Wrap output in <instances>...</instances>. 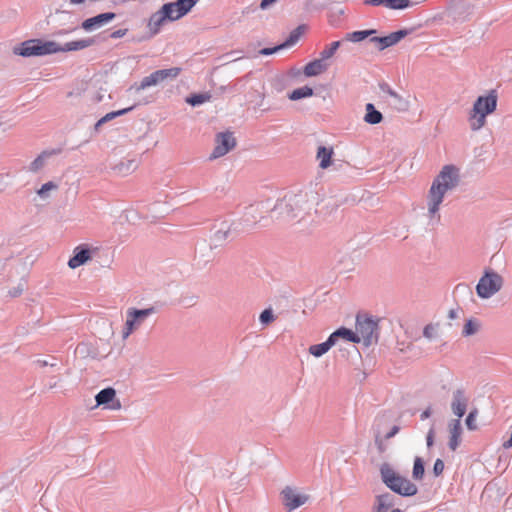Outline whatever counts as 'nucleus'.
<instances>
[{"instance_id": "f257e3e1", "label": "nucleus", "mask_w": 512, "mask_h": 512, "mask_svg": "<svg viewBox=\"0 0 512 512\" xmlns=\"http://www.w3.org/2000/svg\"><path fill=\"white\" fill-rule=\"evenodd\" d=\"M321 195L312 187L290 190L275 205L277 213L288 221L302 222L317 212Z\"/></svg>"}, {"instance_id": "f03ea898", "label": "nucleus", "mask_w": 512, "mask_h": 512, "mask_svg": "<svg viewBox=\"0 0 512 512\" xmlns=\"http://www.w3.org/2000/svg\"><path fill=\"white\" fill-rule=\"evenodd\" d=\"M459 183V169L454 165H445L434 178L427 195V216L433 223L440 222V205L448 191Z\"/></svg>"}, {"instance_id": "7ed1b4c3", "label": "nucleus", "mask_w": 512, "mask_h": 512, "mask_svg": "<svg viewBox=\"0 0 512 512\" xmlns=\"http://www.w3.org/2000/svg\"><path fill=\"white\" fill-rule=\"evenodd\" d=\"M91 40L71 41L60 45L55 41H43L41 39H30L20 43L13 48V53L22 57L44 56L59 52L76 51L90 46Z\"/></svg>"}, {"instance_id": "20e7f679", "label": "nucleus", "mask_w": 512, "mask_h": 512, "mask_svg": "<svg viewBox=\"0 0 512 512\" xmlns=\"http://www.w3.org/2000/svg\"><path fill=\"white\" fill-rule=\"evenodd\" d=\"M498 94L496 90H490L480 95L474 101L468 112V123L472 131H479L487 124V117L497 109Z\"/></svg>"}, {"instance_id": "39448f33", "label": "nucleus", "mask_w": 512, "mask_h": 512, "mask_svg": "<svg viewBox=\"0 0 512 512\" xmlns=\"http://www.w3.org/2000/svg\"><path fill=\"white\" fill-rule=\"evenodd\" d=\"M383 482L394 492L403 496H412L417 493V487L409 479L401 476L389 465L380 469Z\"/></svg>"}, {"instance_id": "423d86ee", "label": "nucleus", "mask_w": 512, "mask_h": 512, "mask_svg": "<svg viewBox=\"0 0 512 512\" xmlns=\"http://www.w3.org/2000/svg\"><path fill=\"white\" fill-rule=\"evenodd\" d=\"M503 283L504 280L500 274L488 269L476 285L477 295L482 299H488L501 290Z\"/></svg>"}, {"instance_id": "0eeeda50", "label": "nucleus", "mask_w": 512, "mask_h": 512, "mask_svg": "<svg viewBox=\"0 0 512 512\" xmlns=\"http://www.w3.org/2000/svg\"><path fill=\"white\" fill-rule=\"evenodd\" d=\"M156 312L154 307L146 309L129 308L126 312V321L122 329V338L126 340L134 331L140 328L144 321Z\"/></svg>"}, {"instance_id": "6e6552de", "label": "nucleus", "mask_w": 512, "mask_h": 512, "mask_svg": "<svg viewBox=\"0 0 512 512\" xmlns=\"http://www.w3.org/2000/svg\"><path fill=\"white\" fill-rule=\"evenodd\" d=\"M355 332L358 335V343L363 341L368 345L377 339V323L367 317H357Z\"/></svg>"}, {"instance_id": "1a4fd4ad", "label": "nucleus", "mask_w": 512, "mask_h": 512, "mask_svg": "<svg viewBox=\"0 0 512 512\" xmlns=\"http://www.w3.org/2000/svg\"><path fill=\"white\" fill-rule=\"evenodd\" d=\"M236 146V139L231 132H221L215 137V147L210 159H217L229 153Z\"/></svg>"}, {"instance_id": "9d476101", "label": "nucleus", "mask_w": 512, "mask_h": 512, "mask_svg": "<svg viewBox=\"0 0 512 512\" xmlns=\"http://www.w3.org/2000/svg\"><path fill=\"white\" fill-rule=\"evenodd\" d=\"M181 72V68L173 67L169 69L157 70L147 77H144L137 87V90H144L150 86L157 85L158 83L168 79L176 78Z\"/></svg>"}, {"instance_id": "9b49d317", "label": "nucleus", "mask_w": 512, "mask_h": 512, "mask_svg": "<svg viewBox=\"0 0 512 512\" xmlns=\"http://www.w3.org/2000/svg\"><path fill=\"white\" fill-rule=\"evenodd\" d=\"M281 495L283 504L288 511L297 509L298 507L304 505L308 500L307 495L300 494L291 487H286L283 489Z\"/></svg>"}, {"instance_id": "f8f14e48", "label": "nucleus", "mask_w": 512, "mask_h": 512, "mask_svg": "<svg viewBox=\"0 0 512 512\" xmlns=\"http://www.w3.org/2000/svg\"><path fill=\"white\" fill-rule=\"evenodd\" d=\"M397 500L394 495L386 493L376 497L374 503V512H401L397 506Z\"/></svg>"}, {"instance_id": "ddd939ff", "label": "nucleus", "mask_w": 512, "mask_h": 512, "mask_svg": "<svg viewBox=\"0 0 512 512\" xmlns=\"http://www.w3.org/2000/svg\"><path fill=\"white\" fill-rule=\"evenodd\" d=\"M92 259V250L86 245H79L74 248L73 256L68 261L71 269H76Z\"/></svg>"}, {"instance_id": "4468645a", "label": "nucleus", "mask_w": 512, "mask_h": 512, "mask_svg": "<svg viewBox=\"0 0 512 512\" xmlns=\"http://www.w3.org/2000/svg\"><path fill=\"white\" fill-rule=\"evenodd\" d=\"M95 400H96L97 406L110 404L109 408L112 410L121 409V403L118 399H116V391L112 387H108V388L101 390L95 396Z\"/></svg>"}, {"instance_id": "2eb2a0df", "label": "nucleus", "mask_w": 512, "mask_h": 512, "mask_svg": "<svg viewBox=\"0 0 512 512\" xmlns=\"http://www.w3.org/2000/svg\"><path fill=\"white\" fill-rule=\"evenodd\" d=\"M462 425L459 419H453L448 423V447L451 451H456L462 441Z\"/></svg>"}, {"instance_id": "dca6fc26", "label": "nucleus", "mask_w": 512, "mask_h": 512, "mask_svg": "<svg viewBox=\"0 0 512 512\" xmlns=\"http://www.w3.org/2000/svg\"><path fill=\"white\" fill-rule=\"evenodd\" d=\"M468 399L465 396V393L463 390L458 389L453 393V399L451 402V409L454 415L457 416V419L460 420V418L465 414L467 409Z\"/></svg>"}, {"instance_id": "f3484780", "label": "nucleus", "mask_w": 512, "mask_h": 512, "mask_svg": "<svg viewBox=\"0 0 512 512\" xmlns=\"http://www.w3.org/2000/svg\"><path fill=\"white\" fill-rule=\"evenodd\" d=\"M115 13L107 12L99 14L95 17L88 18L82 23V28L86 31H91L99 28L115 18Z\"/></svg>"}, {"instance_id": "a211bd4d", "label": "nucleus", "mask_w": 512, "mask_h": 512, "mask_svg": "<svg viewBox=\"0 0 512 512\" xmlns=\"http://www.w3.org/2000/svg\"><path fill=\"white\" fill-rule=\"evenodd\" d=\"M328 69V63L324 62L323 59H315L305 65L303 73L306 77L318 76L324 73Z\"/></svg>"}, {"instance_id": "6ab92c4d", "label": "nucleus", "mask_w": 512, "mask_h": 512, "mask_svg": "<svg viewBox=\"0 0 512 512\" xmlns=\"http://www.w3.org/2000/svg\"><path fill=\"white\" fill-rule=\"evenodd\" d=\"M334 150L332 147L319 146L316 154V159L319 161L321 169H327L332 164V157Z\"/></svg>"}, {"instance_id": "aec40b11", "label": "nucleus", "mask_w": 512, "mask_h": 512, "mask_svg": "<svg viewBox=\"0 0 512 512\" xmlns=\"http://www.w3.org/2000/svg\"><path fill=\"white\" fill-rule=\"evenodd\" d=\"M335 345V342L330 335L328 339L320 344L311 345L309 347V353L315 357H321L329 351V349Z\"/></svg>"}, {"instance_id": "412c9836", "label": "nucleus", "mask_w": 512, "mask_h": 512, "mask_svg": "<svg viewBox=\"0 0 512 512\" xmlns=\"http://www.w3.org/2000/svg\"><path fill=\"white\" fill-rule=\"evenodd\" d=\"M334 342L336 343L338 341V339H344L346 341H349V342H353V343H358V335L356 334V332L350 330V329H347L345 327H342V328H339L337 329L335 332H333L331 334Z\"/></svg>"}, {"instance_id": "4be33fe9", "label": "nucleus", "mask_w": 512, "mask_h": 512, "mask_svg": "<svg viewBox=\"0 0 512 512\" xmlns=\"http://www.w3.org/2000/svg\"><path fill=\"white\" fill-rule=\"evenodd\" d=\"M382 119V114L375 109L373 104L368 103L366 105V114L364 117L365 122L369 124H378L382 121Z\"/></svg>"}, {"instance_id": "5701e85b", "label": "nucleus", "mask_w": 512, "mask_h": 512, "mask_svg": "<svg viewBox=\"0 0 512 512\" xmlns=\"http://www.w3.org/2000/svg\"><path fill=\"white\" fill-rule=\"evenodd\" d=\"M173 3L178 9L177 16L183 17L195 6L197 0H177Z\"/></svg>"}, {"instance_id": "b1692460", "label": "nucleus", "mask_w": 512, "mask_h": 512, "mask_svg": "<svg viewBox=\"0 0 512 512\" xmlns=\"http://www.w3.org/2000/svg\"><path fill=\"white\" fill-rule=\"evenodd\" d=\"M340 46L341 41L331 42L330 44L326 45L324 49L320 52L319 58L323 59L324 62H327L330 58H332L335 55L336 51L339 49Z\"/></svg>"}, {"instance_id": "393cba45", "label": "nucleus", "mask_w": 512, "mask_h": 512, "mask_svg": "<svg viewBox=\"0 0 512 512\" xmlns=\"http://www.w3.org/2000/svg\"><path fill=\"white\" fill-rule=\"evenodd\" d=\"M166 17L164 16L162 10L160 9L158 12L154 13L149 19V27L154 33L159 31V28L166 21Z\"/></svg>"}, {"instance_id": "a878e982", "label": "nucleus", "mask_w": 512, "mask_h": 512, "mask_svg": "<svg viewBox=\"0 0 512 512\" xmlns=\"http://www.w3.org/2000/svg\"><path fill=\"white\" fill-rule=\"evenodd\" d=\"M50 156V153L44 151L41 154H39L29 165V171L36 173L39 170H41L45 163L47 158Z\"/></svg>"}, {"instance_id": "bb28decb", "label": "nucleus", "mask_w": 512, "mask_h": 512, "mask_svg": "<svg viewBox=\"0 0 512 512\" xmlns=\"http://www.w3.org/2000/svg\"><path fill=\"white\" fill-rule=\"evenodd\" d=\"M481 327V324L476 319H468L463 327L462 335L465 337L476 334Z\"/></svg>"}, {"instance_id": "cd10ccee", "label": "nucleus", "mask_w": 512, "mask_h": 512, "mask_svg": "<svg viewBox=\"0 0 512 512\" xmlns=\"http://www.w3.org/2000/svg\"><path fill=\"white\" fill-rule=\"evenodd\" d=\"M373 33H375V30L354 31L351 33H347L344 37V40L350 42H360Z\"/></svg>"}, {"instance_id": "c85d7f7f", "label": "nucleus", "mask_w": 512, "mask_h": 512, "mask_svg": "<svg viewBox=\"0 0 512 512\" xmlns=\"http://www.w3.org/2000/svg\"><path fill=\"white\" fill-rule=\"evenodd\" d=\"M132 108L133 107H128V108H125V109H121V110H118V111H113V112L107 113L105 116H103L101 119H99L97 121V123L95 124V129H98L104 123H106L108 121H111L112 119L116 118L117 116H121V115L126 114L127 112L132 110Z\"/></svg>"}, {"instance_id": "c756f323", "label": "nucleus", "mask_w": 512, "mask_h": 512, "mask_svg": "<svg viewBox=\"0 0 512 512\" xmlns=\"http://www.w3.org/2000/svg\"><path fill=\"white\" fill-rule=\"evenodd\" d=\"M312 95H313L312 88H310L308 86H303V87H300V88H297V89L293 90L290 93L289 98L291 100H299V99H302V98L310 97Z\"/></svg>"}, {"instance_id": "7c9ffc66", "label": "nucleus", "mask_w": 512, "mask_h": 512, "mask_svg": "<svg viewBox=\"0 0 512 512\" xmlns=\"http://www.w3.org/2000/svg\"><path fill=\"white\" fill-rule=\"evenodd\" d=\"M161 10L168 20L175 21L181 18V16H177L178 9L175 7L173 2L164 4Z\"/></svg>"}, {"instance_id": "2f4dec72", "label": "nucleus", "mask_w": 512, "mask_h": 512, "mask_svg": "<svg viewBox=\"0 0 512 512\" xmlns=\"http://www.w3.org/2000/svg\"><path fill=\"white\" fill-rule=\"evenodd\" d=\"M371 40L379 43L380 50H384L385 48L396 44L392 33L385 37H374Z\"/></svg>"}, {"instance_id": "473e14b6", "label": "nucleus", "mask_w": 512, "mask_h": 512, "mask_svg": "<svg viewBox=\"0 0 512 512\" xmlns=\"http://www.w3.org/2000/svg\"><path fill=\"white\" fill-rule=\"evenodd\" d=\"M58 189V185L53 181H49L41 186L39 190H37V194L45 199L49 197L51 191H55Z\"/></svg>"}, {"instance_id": "72a5a7b5", "label": "nucleus", "mask_w": 512, "mask_h": 512, "mask_svg": "<svg viewBox=\"0 0 512 512\" xmlns=\"http://www.w3.org/2000/svg\"><path fill=\"white\" fill-rule=\"evenodd\" d=\"M410 5V0H385V7L393 10L405 9Z\"/></svg>"}, {"instance_id": "f704fd0d", "label": "nucleus", "mask_w": 512, "mask_h": 512, "mask_svg": "<svg viewBox=\"0 0 512 512\" xmlns=\"http://www.w3.org/2000/svg\"><path fill=\"white\" fill-rule=\"evenodd\" d=\"M477 415H478V411L475 408V409L471 410L466 417L465 424H466L467 428L471 431H474L478 428Z\"/></svg>"}, {"instance_id": "c9c22d12", "label": "nucleus", "mask_w": 512, "mask_h": 512, "mask_svg": "<svg viewBox=\"0 0 512 512\" xmlns=\"http://www.w3.org/2000/svg\"><path fill=\"white\" fill-rule=\"evenodd\" d=\"M424 475V463L421 458L417 457L414 460V466H413V477L415 479H422Z\"/></svg>"}, {"instance_id": "e433bc0d", "label": "nucleus", "mask_w": 512, "mask_h": 512, "mask_svg": "<svg viewBox=\"0 0 512 512\" xmlns=\"http://www.w3.org/2000/svg\"><path fill=\"white\" fill-rule=\"evenodd\" d=\"M260 322L264 325H268L275 320L272 309L268 308L261 312L259 316Z\"/></svg>"}, {"instance_id": "4c0bfd02", "label": "nucleus", "mask_w": 512, "mask_h": 512, "mask_svg": "<svg viewBox=\"0 0 512 512\" xmlns=\"http://www.w3.org/2000/svg\"><path fill=\"white\" fill-rule=\"evenodd\" d=\"M437 329H438L437 324L431 323V324L426 325L423 330L424 337L429 340L436 338L437 337Z\"/></svg>"}, {"instance_id": "58836bf2", "label": "nucleus", "mask_w": 512, "mask_h": 512, "mask_svg": "<svg viewBox=\"0 0 512 512\" xmlns=\"http://www.w3.org/2000/svg\"><path fill=\"white\" fill-rule=\"evenodd\" d=\"M210 98V96L208 95H205V94H197V95H193L189 98L186 99L187 103L191 104L192 106H196V105H199V104H202L206 101H208Z\"/></svg>"}, {"instance_id": "ea45409f", "label": "nucleus", "mask_w": 512, "mask_h": 512, "mask_svg": "<svg viewBox=\"0 0 512 512\" xmlns=\"http://www.w3.org/2000/svg\"><path fill=\"white\" fill-rule=\"evenodd\" d=\"M230 232V228L228 225H224V227L220 228L214 233V238L218 241L225 240Z\"/></svg>"}, {"instance_id": "a19ab883", "label": "nucleus", "mask_w": 512, "mask_h": 512, "mask_svg": "<svg viewBox=\"0 0 512 512\" xmlns=\"http://www.w3.org/2000/svg\"><path fill=\"white\" fill-rule=\"evenodd\" d=\"M444 470V463L441 459H437L434 463V466H433V472L436 476H439L440 474H442Z\"/></svg>"}, {"instance_id": "79ce46f5", "label": "nucleus", "mask_w": 512, "mask_h": 512, "mask_svg": "<svg viewBox=\"0 0 512 512\" xmlns=\"http://www.w3.org/2000/svg\"><path fill=\"white\" fill-rule=\"evenodd\" d=\"M408 34V32L406 30H399V31H396V32H393L392 35H393V38L395 39V43L397 44L401 39H403L406 35Z\"/></svg>"}, {"instance_id": "37998d69", "label": "nucleus", "mask_w": 512, "mask_h": 512, "mask_svg": "<svg viewBox=\"0 0 512 512\" xmlns=\"http://www.w3.org/2000/svg\"><path fill=\"white\" fill-rule=\"evenodd\" d=\"M283 46H277V47H274V48H264L262 50H260V54L261 55H270V54H273L274 52L280 50Z\"/></svg>"}, {"instance_id": "c03bdc74", "label": "nucleus", "mask_w": 512, "mask_h": 512, "mask_svg": "<svg viewBox=\"0 0 512 512\" xmlns=\"http://www.w3.org/2000/svg\"><path fill=\"white\" fill-rule=\"evenodd\" d=\"M426 440H427V446L431 447L434 443V430L433 429L429 430Z\"/></svg>"}, {"instance_id": "a18cd8bd", "label": "nucleus", "mask_w": 512, "mask_h": 512, "mask_svg": "<svg viewBox=\"0 0 512 512\" xmlns=\"http://www.w3.org/2000/svg\"><path fill=\"white\" fill-rule=\"evenodd\" d=\"M398 432H399V427L393 426L392 429L390 430V432L387 433L386 438L390 439V438L394 437Z\"/></svg>"}, {"instance_id": "49530a36", "label": "nucleus", "mask_w": 512, "mask_h": 512, "mask_svg": "<svg viewBox=\"0 0 512 512\" xmlns=\"http://www.w3.org/2000/svg\"><path fill=\"white\" fill-rule=\"evenodd\" d=\"M505 510L506 512H512V496L507 499L505 504Z\"/></svg>"}, {"instance_id": "de8ad7c7", "label": "nucleus", "mask_w": 512, "mask_h": 512, "mask_svg": "<svg viewBox=\"0 0 512 512\" xmlns=\"http://www.w3.org/2000/svg\"><path fill=\"white\" fill-rule=\"evenodd\" d=\"M276 0H262L261 1V4H260V7L265 9L266 7H268L269 5H271L272 3H274Z\"/></svg>"}, {"instance_id": "09e8293b", "label": "nucleus", "mask_w": 512, "mask_h": 512, "mask_svg": "<svg viewBox=\"0 0 512 512\" xmlns=\"http://www.w3.org/2000/svg\"><path fill=\"white\" fill-rule=\"evenodd\" d=\"M125 32H126L125 30H117V31L113 32L111 36L113 38H119V37L124 36Z\"/></svg>"}, {"instance_id": "8fccbe9b", "label": "nucleus", "mask_w": 512, "mask_h": 512, "mask_svg": "<svg viewBox=\"0 0 512 512\" xmlns=\"http://www.w3.org/2000/svg\"><path fill=\"white\" fill-rule=\"evenodd\" d=\"M370 3L374 6H378V5L385 6V0H371Z\"/></svg>"}, {"instance_id": "3c124183", "label": "nucleus", "mask_w": 512, "mask_h": 512, "mask_svg": "<svg viewBox=\"0 0 512 512\" xmlns=\"http://www.w3.org/2000/svg\"><path fill=\"white\" fill-rule=\"evenodd\" d=\"M429 416H430V410H429V409H427V410H425V411L421 414V419H422V420H423V419H426V418H428Z\"/></svg>"}, {"instance_id": "603ef678", "label": "nucleus", "mask_w": 512, "mask_h": 512, "mask_svg": "<svg viewBox=\"0 0 512 512\" xmlns=\"http://www.w3.org/2000/svg\"><path fill=\"white\" fill-rule=\"evenodd\" d=\"M449 316H450V318H455L456 317L455 312L453 310L450 311Z\"/></svg>"}, {"instance_id": "864d4df0", "label": "nucleus", "mask_w": 512, "mask_h": 512, "mask_svg": "<svg viewBox=\"0 0 512 512\" xmlns=\"http://www.w3.org/2000/svg\"><path fill=\"white\" fill-rule=\"evenodd\" d=\"M38 363H39L41 366H46V365H47V362H46V361H38Z\"/></svg>"}]
</instances>
